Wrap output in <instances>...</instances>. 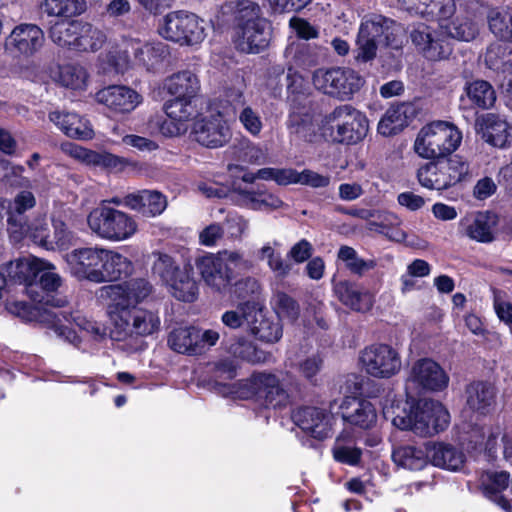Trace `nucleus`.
<instances>
[{"label": "nucleus", "instance_id": "obj_25", "mask_svg": "<svg viewBox=\"0 0 512 512\" xmlns=\"http://www.w3.org/2000/svg\"><path fill=\"white\" fill-rule=\"evenodd\" d=\"M39 264H44V261L38 258H33L31 261L18 259L15 262H10L6 269L11 281L25 286L26 292L33 302H43L45 298L43 295L39 297L38 291L34 289L37 271L40 270Z\"/></svg>", "mask_w": 512, "mask_h": 512}, {"label": "nucleus", "instance_id": "obj_57", "mask_svg": "<svg viewBox=\"0 0 512 512\" xmlns=\"http://www.w3.org/2000/svg\"><path fill=\"white\" fill-rule=\"evenodd\" d=\"M192 100L193 99L173 97V99L166 101L163 106L165 115L177 121L188 122L196 113Z\"/></svg>", "mask_w": 512, "mask_h": 512}, {"label": "nucleus", "instance_id": "obj_43", "mask_svg": "<svg viewBox=\"0 0 512 512\" xmlns=\"http://www.w3.org/2000/svg\"><path fill=\"white\" fill-rule=\"evenodd\" d=\"M464 91L470 104L483 110L493 107L497 99L493 86L482 79L466 82Z\"/></svg>", "mask_w": 512, "mask_h": 512}, {"label": "nucleus", "instance_id": "obj_5", "mask_svg": "<svg viewBox=\"0 0 512 512\" xmlns=\"http://www.w3.org/2000/svg\"><path fill=\"white\" fill-rule=\"evenodd\" d=\"M87 223L93 233L109 241L127 240L138 229L133 216L105 205L92 209L87 216Z\"/></svg>", "mask_w": 512, "mask_h": 512}, {"label": "nucleus", "instance_id": "obj_32", "mask_svg": "<svg viewBox=\"0 0 512 512\" xmlns=\"http://www.w3.org/2000/svg\"><path fill=\"white\" fill-rule=\"evenodd\" d=\"M468 407L481 414H489L496 404V389L486 381H474L466 388Z\"/></svg>", "mask_w": 512, "mask_h": 512}, {"label": "nucleus", "instance_id": "obj_16", "mask_svg": "<svg viewBox=\"0 0 512 512\" xmlns=\"http://www.w3.org/2000/svg\"><path fill=\"white\" fill-rule=\"evenodd\" d=\"M291 419L308 436L323 441L331 436L332 417L322 408L302 405L291 413Z\"/></svg>", "mask_w": 512, "mask_h": 512}, {"label": "nucleus", "instance_id": "obj_2", "mask_svg": "<svg viewBox=\"0 0 512 512\" xmlns=\"http://www.w3.org/2000/svg\"><path fill=\"white\" fill-rule=\"evenodd\" d=\"M392 423L400 430H410L418 436L428 437L444 431L450 423V414L437 400L419 399L407 412L397 414Z\"/></svg>", "mask_w": 512, "mask_h": 512}, {"label": "nucleus", "instance_id": "obj_48", "mask_svg": "<svg viewBox=\"0 0 512 512\" xmlns=\"http://www.w3.org/2000/svg\"><path fill=\"white\" fill-rule=\"evenodd\" d=\"M77 35L78 38L74 49L77 52L98 51L106 40V36L102 31L95 28L92 24L83 21Z\"/></svg>", "mask_w": 512, "mask_h": 512}, {"label": "nucleus", "instance_id": "obj_52", "mask_svg": "<svg viewBox=\"0 0 512 512\" xmlns=\"http://www.w3.org/2000/svg\"><path fill=\"white\" fill-rule=\"evenodd\" d=\"M345 392V397H355L357 401H363L378 397L380 387L368 378L353 376V379L346 380Z\"/></svg>", "mask_w": 512, "mask_h": 512}, {"label": "nucleus", "instance_id": "obj_45", "mask_svg": "<svg viewBox=\"0 0 512 512\" xmlns=\"http://www.w3.org/2000/svg\"><path fill=\"white\" fill-rule=\"evenodd\" d=\"M80 26L82 21L79 20L56 22L49 29V37L59 47L74 51Z\"/></svg>", "mask_w": 512, "mask_h": 512}, {"label": "nucleus", "instance_id": "obj_42", "mask_svg": "<svg viewBox=\"0 0 512 512\" xmlns=\"http://www.w3.org/2000/svg\"><path fill=\"white\" fill-rule=\"evenodd\" d=\"M239 198L245 206L253 210L279 209L284 204L278 196L267 192L264 185L259 184L249 189L239 190Z\"/></svg>", "mask_w": 512, "mask_h": 512}, {"label": "nucleus", "instance_id": "obj_44", "mask_svg": "<svg viewBox=\"0 0 512 512\" xmlns=\"http://www.w3.org/2000/svg\"><path fill=\"white\" fill-rule=\"evenodd\" d=\"M499 216L493 211L478 212L474 221L467 227V235L478 242L490 243L494 237V228Z\"/></svg>", "mask_w": 512, "mask_h": 512}, {"label": "nucleus", "instance_id": "obj_55", "mask_svg": "<svg viewBox=\"0 0 512 512\" xmlns=\"http://www.w3.org/2000/svg\"><path fill=\"white\" fill-rule=\"evenodd\" d=\"M87 77L86 70L79 65L65 64L59 66L58 82L66 88L84 89Z\"/></svg>", "mask_w": 512, "mask_h": 512}, {"label": "nucleus", "instance_id": "obj_37", "mask_svg": "<svg viewBox=\"0 0 512 512\" xmlns=\"http://www.w3.org/2000/svg\"><path fill=\"white\" fill-rule=\"evenodd\" d=\"M290 111L288 115L287 125L291 133L307 142H312V135L307 132L313 128L312 117L304 104L297 98H289Z\"/></svg>", "mask_w": 512, "mask_h": 512}, {"label": "nucleus", "instance_id": "obj_54", "mask_svg": "<svg viewBox=\"0 0 512 512\" xmlns=\"http://www.w3.org/2000/svg\"><path fill=\"white\" fill-rule=\"evenodd\" d=\"M274 310L276 317L281 321L286 319L295 323L301 312L298 301L286 292L279 291L274 296Z\"/></svg>", "mask_w": 512, "mask_h": 512}, {"label": "nucleus", "instance_id": "obj_64", "mask_svg": "<svg viewBox=\"0 0 512 512\" xmlns=\"http://www.w3.org/2000/svg\"><path fill=\"white\" fill-rule=\"evenodd\" d=\"M509 473L505 471L494 472L488 476V481L483 484V492L488 498L497 496L509 485Z\"/></svg>", "mask_w": 512, "mask_h": 512}, {"label": "nucleus", "instance_id": "obj_24", "mask_svg": "<svg viewBox=\"0 0 512 512\" xmlns=\"http://www.w3.org/2000/svg\"><path fill=\"white\" fill-rule=\"evenodd\" d=\"M411 374L413 381L424 390L442 391L448 386L449 377L442 367L430 358L416 361Z\"/></svg>", "mask_w": 512, "mask_h": 512}, {"label": "nucleus", "instance_id": "obj_3", "mask_svg": "<svg viewBox=\"0 0 512 512\" xmlns=\"http://www.w3.org/2000/svg\"><path fill=\"white\" fill-rule=\"evenodd\" d=\"M422 187L447 190L470 177V164L459 155L430 158L416 173Z\"/></svg>", "mask_w": 512, "mask_h": 512}, {"label": "nucleus", "instance_id": "obj_50", "mask_svg": "<svg viewBox=\"0 0 512 512\" xmlns=\"http://www.w3.org/2000/svg\"><path fill=\"white\" fill-rule=\"evenodd\" d=\"M488 25L497 39L512 43V11L492 10L488 17Z\"/></svg>", "mask_w": 512, "mask_h": 512}, {"label": "nucleus", "instance_id": "obj_59", "mask_svg": "<svg viewBox=\"0 0 512 512\" xmlns=\"http://www.w3.org/2000/svg\"><path fill=\"white\" fill-rule=\"evenodd\" d=\"M299 173L293 168H273L266 167L258 170L259 179L273 180L280 186L298 184L300 180Z\"/></svg>", "mask_w": 512, "mask_h": 512}, {"label": "nucleus", "instance_id": "obj_40", "mask_svg": "<svg viewBox=\"0 0 512 512\" xmlns=\"http://www.w3.org/2000/svg\"><path fill=\"white\" fill-rule=\"evenodd\" d=\"M407 110L408 106L404 103L388 108L378 123V133L390 137L402 132L410 123Z\"/></svg>", "mask_w": 512, "mask_h": 512}, {"label": "nucleus", "instance_id": "obj_7", "mask_svg": "<svg viewBox=\"0 0 512 512\" xmlns=\"http://www.w3.org/2000/svg\"><path fill=\"white\" fill-rule=\"evenodd\" d=\"M158 32L164 39L180 46L199 44L206 37L204 21L195 13L185 10L166 14L158 27Z\"/></svg>", "mask_w": 512, "mask_h": 512}, {"label": "nucleus", "instance_id": "obj_14", "mask_svg": "<svg viewBox=\"0 0 512 512\" xmlns=\"http://www.w3.org/2000/svg\"><path fill=\"white\" fill-rule=\"evenodd\" d=\"M191 136L195 142L209 149L225 146L232 137L227 121L218 115L202 117L194 121Z\"/></svg>", "mask_w": 512, "mask_h": 512}, {"label": "nucleus", "instance_id": "obj_6", "mask_svg": "<svg viewBox=\"0 0 512 512\" xmlns=\"http://www.w3.org/2000/svg\"><path fill=\"white\" fill-rule=\"evenodd\" d=\"M325 123L330 125L333 142L346 145L362 141L369 129L366 115L350 104L335 107L325 116Z\"/></svg>", "mask_w": 512, "mask_h": 512}, {"label": "nucleus", "instance_id": "obj_53", "mask_svg": "<svg viewBox=\"0 0 512 512\" xmlns=\"http://www.w3.org/2000/svg\"><path fill=\"white\" fill-rule=\"evenodd\" d=\"M198 188L207 198L217 199L232 197L233 194L239 196V190H244L241 188V184L232 179V177H229L225 182H202L199 184Z\"/></svg>", "mask_w": 512, "mask_h": 512}, {"label": "nucleus", "instance_id": "obj_1", "mask_svg": "<svg viewBox=\"0 0 512 512\" xmlns=\"http://www.w3.org/2000/svg\"><path fill=\"white\" fill-rule=\"evenodd\" d=\"M216 385H220L216 382ZM227 393L240 400H252L265 408L281 409L290 402V395L279 377L267 371H253L249 377L232 384H221Z\"/></svg>", "mask_w": 512, "mask_h": 512}, {"label": "nucleus", "instance_id": "obj_18", "mask_svg": "<svg viewBox=\"0 0 512 512\" xmlns=\"http://www.w3.org/2000/svg\"><path fill=\"white\" fill-rule=\"evenodd\" d=\"M115 295L111 313H122L129 317V310L145 300L153 291V286L146 278H132L122 285L112 287Z\"/></svg>", "mask_w": 512, "mask_h": 512}, {"label": "nucleus", "instance_id": "obj_46", "mask_svg": "<svg viewBox=\"0 0 512 512\" xmlns=\"http://www.w3.org/2000/svg\"><path fill=\"white\" fill-rule=\"evenodd\" d=\"M41 8L47 15L65 20L84 13L87 3L86 0H44Z\"/></svg>", "mask_w": 512, "mask_h": 512}, {"label": "nucleus", "instance_id": "obj_51", "mask_svg": "<svg viewBox=\"0 0 512 512\" xmlns=\"http://www.w3.org/2000/svg\"><path fill=\"white\" fill-rule=\"evenodd\" d=\"M234 19L236 30L242 26L254 25L258 20H267L261 15V8L258 3L252 0H236L234 7Z\"/></svg>", "mask_w": 512, "mask_h": 512}, {"label": "nucleus", "instance_id": "obj_34", "mask_svg": "<svg viewBox=\"0 0 512 512\" xmlns=\"http://www.w3.org/2000/svg\"><path fill=\"white\" fill-rule=\"evenodd\" d=\"M39 271H37V278H35L34 289L38 291L39 295H43L45 298L43 302H37L38 304H44L48 307L56 310L64 307L67 304L65 299H56L50 293L56 292L61 286V277L54 272L46 269V262L39 264Z\"/></svg>", "mask_w": 512, "mask_h": 512}, {"label": "nucleus", "instance_id": "obj_4", "mask_svg": "<svg viewBox=\"0 0 512 512\" xmlns=\"http://www.w3.org/2000/svg\"><path fill=\"white\" fill-rule=\"evenodd\" d=\"M462 141L461 131L447 121L426 124L414 142L415 152L422 158L450 156Z\"/></svg>", "mask_w": 512, "mask_h": 512}, {"label": "nucleus", "instance_id": "obj_56", "mask_svg": "<svg viewBox=\"0 0 512 512\" xmlns=\"http://www.w3.org/2000/svg\"><path fill=\"white\" fill-rule=\"evenodd\" d=\"M174 258L166 253H157V258L152 266L153 275L159 277L162 283L168 286L182 271Z\"/></svg>", "mask_w": 512, "mask_h": 512}, {"label": "nucleus", "instance_id": "obj_11", "mask_svg": "<svg viewBox=\"0 0 512 512\" xmlns=\"http://www.w3.org/2000/svg\"><path fill=\"white\" fill-rule=\"evenodd\" d=\"M365 372L378 379H389L399 373L400 354L391 345L375 343L365 347L359 356Z\"/></svg>", "mask_w": 512, "mask_h": 512}, {"label": "nucleus", "instance_id": "obj_9", "mask_svg": "<svg viewBox=\"0 0 512 512\" xmlns=\"http://www.w3.org/2000/svg\"><path fill=\"white\" fill-rule=\"evenodd\" d=\"M313 83L318 90L341 100L350 99L365 83V79L350 68L318 69L313 74Z\"/></svg>", "mask_w": 512, "mask_h": 512}, {"label": "nucleus", "instance_id": "obj_58", "mask_svg": "<svg viewBox=\"0 0 512 512\" xmlns=\"http://www.w3.org/2000/svg\"><path fill=\"white\" fill-rule=\"evenodd\" d=\"M425 7L426 12L422 13V17L438 22L449 20L456 11L454 0H428Z\"/></svg>", "mask_w": 512, "mask_h": 512}, {"label": "nucleus", "instance_id": "obj_12", "mask_svg": "<svg viewBox=\"0 0 512 512\" xmlns=\"http://www.w3.org/2000/svg\"><path fill=\"white\" fill-rule=\"evenodd\" d=\"M113 314L115 329L110 330L109 337L114 341H122L129 334L148 336L160 327L158 314L145 309H130L129 317H123L122 313Z\"/></svg>", "mask_w": 512, "mask_h": 512}, {"label": "nucleus", "instance_id": "obj_63", "mask_svg": "<svg viewBox=\"0 0 512 512\" xmlns=\"http://www.w3.org/2000/svg\"><path fill=\"white\" fill-rule=\"evenodd\" d=\"M52 224L54 232L51 236L52 248L50 250L68 249L72 241L71 231H69L67 225L62 220H53Z\"/></svg>", "mask_w": 512, "mask_h": 512}, {"label": "nucleus", "instance_id": "obj_60", "mask_svg": "<svg viewBox=\"0 0 512 512\" xmlns=\"http://www.w3.org/2000/svg\"><path fill=\"white\" fill-rule=\"evenodd\" d=\"M31 225L25 213L18 215L15 211L7 210V231L14 242L22 241Z\"/></svg>", "mask_w": 512, "mask_h": 512}, {"label": "nucleus", "instance_id": "obj_36", "mask_svg": "<svg viewBox=\"0 0 512 512\" xmlns=\"http://www.w3.org/2000/svg\"><path fill=\"white\" fill-rule=\"evenodd\" d=\"M165 88L173 97L194 99L200 90V81L193 72L183 70L169 76Z\"/></svg>", "mask_w": 512, "mask_h": 512}, {"label": "nucleus", "instance_id": "obj_62", "mask_svg": "<svg viewBox=\"0 0 512 512\" xmlns=\"http://www.w3.org/2000/svg\"><path fill=\"white\" fill-rule=\"evenodd\" d=\"M323 360L319 355L307 357L299 364V372L311 385L318 384L317 375L321 371Z\"/></svg>", "mask_w": 512, "mask_h": 512}, {"label": "nucleus", "instance_id": "obj_17", "mask_svg": "<svg viewBox=\"0 0 512 512\" xmlns=\"http://www.w3.org/2000/svg\"><path fill=\"white\" fill-rule=\"evenodd\" d=\"M195 266L204 283L219 294H225L234 280V271L223 260L214 254H206L196 258Z\"/></svg>", "mask_w": 512, "mask_h": 512}, {"label": "nucleus", "instance_id": "obj_33", "mask_svg": "<svg viewBox=\"0 0 512 512\" xmlns=\"http://www.w3.org/2000/svg\"><path fill=\"white\" fill-rule=\"evenodd\" d=\"M249 330L255 339L268 344L278 342L283 335L281 321L276 316H267L262 310L255 311Z\"/></svg>", "mask_w": 512, "mask_h": 512}, {"label": "nucleus", "instance_id": "obj_21", "mask_svg": "<svg viewBox=\"0 0 512 512\" xmlns=\"http://www.w3.org/2000/svg\"><path fill=\"white\" fill-rule=\"evenodd\" d=\"M254 25L242 26L236 30L235 46L247 54H257L265 50L271 40V24L268 20H258Z\"/></svg>", "mask_w": 512, "mask_h": 512}, {"label": "nucleus", "instance_id": "obj_26", "mask_svg": "<svg viewBox=\"0 0 512 512\" xmlns=\"http://www.w3.org/2000/svg\"><path fill=\"white\" fill-rule=\"evenodd\" d=\"M333 291L338 300L353 311L366 313L374 305L373 294L352 281L341 280L335 283Z\"/></svg>", "mask_w": 512, "mask_h": 512}, {"label": "nucleus", "instance_id": "obj_31", "mask_svg": "<svg viewBox=\"0 0 512 512\" xmlns=\"http://www.w3.org/2000/svg\"><path fill=\"white\" fill-rule=\"evenodd\" d=\"M395 22L383 16H378L374 20L362 22L358 35L363 38L372 39L378 44H384L387 47L398 48L400 43L392 31Z\"/></svg>", "mask_w": 512, "mask_h": 512}, {"label": "nucleus", "instance_id": "obj_20", "mask_svg": "<svg viewBox=\"0 0 512 512\" xmlns=\"http://www.w3.org/2000/svg\"><path fill=\"white\" fill-rule=\"evenodd\" d=\"M96 99L113 114L130 113L142 101V97L139 93L124 85H110L105 87L96 93Z\"/></svg>", "mask_w": 512, "mask_h": 512}, {"label": "nucleus", "instance_id": "obj_10", "mask_svg": "<svg viewBox=\"0 0 512 512\" xmlns=\"http://www.w3.org/2000/svg\"><path fill=\"white\" fill-rule=\"evenodd\" d=\"M5 306L9 313L22 320L44 324L60 334L68 330V324L72 322V314L70 312L54 310L44 304L7 300Z\"/></svg>", "mask_w": 512, "mask_h": 512}, {"label": "nucleus", "instance_id": "obj_27", "mask_svg": "<svg viewBox=\"0 0 512 512\" xmlns=\"http://www.w3.org/2000/svg\"><path fill=\"white\" fill-rule=\"evenodd\" d=\"M482 138L493 147L506 148L511 143L512 126L499 115L486 114L477 120Z\"/></svg>", "mask_w": 512, "mask_h": 512}, {"label": "nucleus", "instance_id": "obj_39", "mask_svg": "<svg viewBox=\"0 0 512 512\" xmlns=\"http://www.w3.org/2000/svg\"><path fill=\"white\" fill-rule=\"evenodd\" d=\"M392 459L400 467L411 471H420L430 463L427 442L424 448L411 445L401 446L392 453Z\"/></svg>", "mask_w": 512, "mask_h": 512}, {"label": "nucleus", "instance_id": "obj_19", "mask_svg": "<svg viewBox=\"0 0 512 512\" xmlns=\"http://www.w3.org/2000/svg\"><path fill=\"white\" fill-rule=\"evenodd\" d=\"M44 32L36 24L21 23L6 38L8 51L23 56L34 55L44 44Z\"/></svg>", "mask_w": 512, "mask_h": 512}, {"label": "nucleus", "instance_id": "obj_23", "mask_svg": "<svg viewBox=\"0 0 512 512\" xmlns=\"http://www.w3.org/2000/svg\"><path fill=\"white\" fill-rule=\"evenodd\" d=\"M339 409L342 419L351 426L369 430L376 425V408L367 399L357 401L355 397H344Z\"/></svg>", "mask_w": 512, "mask_h": 512}, {"label": "nucleus", "instance_id": "obj_29", "mask_svg": "<svg viewBox=\"0 0 512 512\" xmlns=\"http://www.w3.org/2000/svg\"><path fill=\"white\" fill-rule=\"evenodd\" d=\"M430 463L442 469L457 471L465 463L464 453L453 445L444 442H427Z\"/></svg>", "mask_w": 512, "mask_h": 512}, {"label": "nucleus", "instance_id": "obj_49", "mask_svg": "<svg viewBox=\"0 0 512 512\" xmlns=\"http://www.w3.org/2000/svg\"><path fill=\"white\" fill-rule=\"evenodd\" d=\"M258 288L257 281L254 278L246 277L236 280L234 274V280L231 282L229 289L225 291L224 295H229L230 298L240 300L239 308H255V303L249 300Z\"/></svg>", "mask_w": 512, "mask_h": 512}, {"label": "nucleus", "instance_id": "obj_8", "mask_svg": "<svg viewBox=\"0 0 512 512\" xmlns=\"http://www.w3.org/2000/svg\"><path fill=\"white\" fill-rule=\"evenodd\" d=\"M169 56L170 47L163 42L147 43L143 46H140V42H131L124 50H119L117 55L111 56L110 63L121 73L132 65L154 72Z\"/></svg>", "mask_w": 512, "mask_h": 512}, {"label": "nucleus", "instance_id": "obj_13", "mask_svg": "<svg viewBox=\"0 0 512 512\" xmlns=\"http://www.w3.org/2000/svg\"><path fill=\"white\" fill-rule=\"evenodd\" d=\"M106 249L99 247H82L67 254L70 273L78 280L102 283L103 262Z\"/></svg>", "mask_w": 512, "mask_h": 512}, {"label": "nucleus", "instance_id": "obj_30", "mask_svg": "<svg viewBox=\"0 0 512 512\" xmlns=\"http://www.w3.org/2000/svg\"><path fill=\"white\" fill-rule=\"evenodd\" d=\"M49 119L70 138L90 140L94 137L89 122L76 113L54 111L49 113Z\"/></svg>", "mask_w": 512, "mask_h": 512}, {"label": "nucleus", "instance_id": "obj_15", "mask_svg": "<svg viewBox=\"0 0 512 512\" xmlns=\"http://www.w3.org/2000/svg\"><path fill=\"white\" fill-rule=\"evenodd\" d=\"M412 43L421 54L430 61L448 59L453 52L449 36L432 31L431 28L420 23L410 33Z\"/></svg>", "mask_w": 512, "mask_h": 512}, {"label": "nucleus", "instance_id": "obj_61", "mask_svg": "<svg viewBox=\"0 0 512 512\" xmlns=\"http://www.w3.org/2000/svg\"><path fill=\"white\" fill-rule=\"evenodd\" d=\"M445 27L451 38L466 42L473 40L478 33L475 24L468 20L456 19L446 24Z\"/></svg>", "mask_w": 512, "mask_h": 512}, {"label": "nucleus", "instance_id": "obj_41", "mask_svg": "<svg viewBox=\"0 0 512 512\" xmlns=\"http://www.w3.org/2000/svg\"><path fill=\"white\" fill-rule=\"evenodd\" d=\"M192 271L191 264L184 265L179 275L167 286L172 296L179 301L191 303L198 297V284L192 276Z\"/></svg>", "mask_w": 512, "mask_h": 512}, {"label": "nucleus", "instance_id": "obj_28", "mask_svg": "<svg viewBox=\"0 0 512 512\" xmlns=\"http://www.w3.org/2000/svg\"><path fill=\"white\" fill-rule=\"evenodd\" d=\"M124 203L129 208L140 212L147 217H155L163 213L167 207L164 194L155 190H141L127 194Z\"/></svg>", "mask_w": 512, "mask_h": 512}, {"label": "nucleus", "instance_id": "obj_22", "mask_svg": "<svg viewBox=\"0 0 512 512\" xmlns=\"http://www.w3.org/2000/svg\"><path fill=\"white\" fill-rule=\"evenodd\" d=\"M62 150L84 164L100 166L110 170L122 171L128 164L127 159L123 157L106 151L97 152L72 142L63 143Z\"/></svg>", "mask_w": 512, "mask_h": 512}, {"label": "nucleus", "instance_id": "obj_35", "mask_svg": "<svg viewBox=\"0 0 512 512\" xmlns=\"http://www.w3.org/2000/svg\"><path fill=\"white\" fill-rule=\"evenodd\" d=\"M168 345L178 353L199 355L203 352L200 345V330L194 326L173 329L168 336Z\"/></svg>", "mask_w": 512, "mask_h": 512}, {"label": "nucleus", "instance_id": "obj_38", "mask_svg": "<svg viewBox=\"0 0 512 512\" xmlns=\"http://www.w3.org/2000/svg\"><path fill=\"white\" fill-rule=\"evenodd\" d=\"M103 264L104 265L101 270L103 271L102 283L126 279L134 270V265L130 259L109 249H106V256L104 257Z\"/></svg>", "mask_w": 512, "mask_h": 512}, {"label": "nucleus", "instance_id": "obj_47", "mask_svg": "<svg viewBox=\"0 0 512 512\" xmlns=\"http://www.w3.org/2000/svg\"><path fill=\"white\" fill-rule=\"evenodd\" d=\"M352 438L347 434H340L332 447L333 458L336 462L357 466L362 459V449L356 446H351Z\"/></svg>", "mask_w": 512, "mask_h": 512}]
</instances>
